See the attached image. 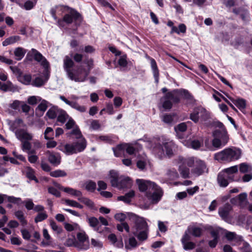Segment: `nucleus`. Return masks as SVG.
Here are the masks:
<instances>
[{
	"instance_id": "obj_37",
	"label": "nucleus",
	"mask_w": 252,
	"mask_h": 252,
	"mask_svg": "<svg viewBox=\"0 0 252 252\" xmlns=\"http://www.w3.org/2000/svg\"><path fill=\"white\" fill-rule=\"evenodd\" d=\"M85 189L90 192H94L96 189V183L92 181L89 180L86 181L84 185Z\"/></svg>"
},
{
	"instance_id": "obj_44",
	"label": "nucleus",
	"mask_w": 252,
	"mask_h": 252,
	"mask_svg": "<svg viewBox=\"0 0 252 252\" xmlns=\"http://www.w3.org/2000/svg\"><path fill=\"white\" fill-rule=\"evenodd\" d=\"M214 138L212 140V143L214 147L217 149H220L221 147L225 146L226 144H223L222 141L220 139L217 138L215 136H213Z\"/></svg>"
},
{
	"instance_id": "obj_32",
	"label": "nucleus",
	"mask_w": 252,
	"mask_h": 252,
	"mask_svg": "<svg viewBox=\"0 0 252 252\" xmlns=\"http://www.w3.org/2000/svg\"><path fill=\"white\" fill-rule=\"evenodd\" d=\"M121 148L123 149L124 151L125 150L126 152L129 155H132L135 152V148L128 144H123L118 145V149L120 150Z\"/></svg>"
},
{
	"instance_id": "obj_50",
	"label": "nucleus",
	"mask_w": 252,
	"mask_h": 252,
	"mask_svg": "<svg viewBox=\"0 0 252 252\" xmlns=\"http://www.w3.org/2000/svg\"><path fill=\"white\" fill-rule=\"evenodd\" d=\"M191 234L196 237H199L201 235L202 229L198 227L193 226L191 228Z\"/></svg>"
},
{
	"instance_id": "obj_28",
	"label": "nucleus",
	"mask_w": 252,
	"mask_h": 252,
	"mask_svg": "<svg viewBox=\"0 0 252 252\" xmlns=\"http://www.w3.org/2000/svg\"><path fill=\"white\" fill-rule=\"evenodd\" d=\"M26 52L27 50L22 47L16 48L14 51L15 59L17 61L21 60L24 57Z\"/></svg>"
},
{
	"instance_id": "obj_30",
	"label": "nucleus",
	"mask_w": 252,
	"mask_h": 252,
	"mask_svg": "<svg viewBox=\"0 0 252 252\" xmlns=\"http://www.w3.org/2000/svg\"><path fill=\"white\" fill-rule=\"evenodd\" d=\"M237 197L238 199L239 206L240 208H243L248 204L247 194L246 192L240 193Z\"/></svg>"
},
{
	"instance_id": "obj_51",
	"label": "nucleus",
	"mask_w": 252,
	"mask_h": 252,
	"mask_svg": "<svg viewBox=\"0 0 252 252\" xmlns=\"http://www.w3.org/2000/svg\"><path fill=\"white\" fill-rule=\"evenodd\" d=\"M101 127V125L98 120H91L90 128L93 130H96L99 129Z\"/></svg>"
},
{
	"instance_id": "obj_38",
	"label": "nucleus",
	"mask_w": 252,
	"mask_h": 252,
	"mask_svg": "<svg viewBox=\"0 0 252 252\" xmlns=\"http://www.w3.org/2000/svg\"><path fill=\"white\" fill-rule=\"evenodd\" d=\"M179 172L182 176V177L184 178H189V168L185 166L184 165L182 164L180 165L179 167Z\"/></svg>"
},
{
	"instance_id": "obj_27",
	"label": "nucleus",
	"mask_w": 252,
	"mask_h": 252,
	"mask_svg": "<svg viewBox=\"0 0 252 252\" xmlns=\"http://www.w3.org/2000/svg\"><path fill=\"white\" fill-rule=\"evenodd\" d=\"M87 221L89 225L91 227L93 228L94 230L97 232H100L99 231V227H98V225H99V221L96 218L94 217L88 218Z\"/></svg>"
},
{
	"instance_id": "obj_8",
	"label": "nucleus",
	"mask_w": 252,
	"mask_h": 252,
	"mask_svg": "<svg viewBox=\"0 0 252 252\" xmlns=\"http://www.w3.org/2000/svg\"><path fill=\"white\" fill-rule=\"evenodd\" d=\"M189 119L194 123H197L200 120L206 123L211 119L210 113L201 106L195 107L189 114Z\"/></svg>"
},
{
	"instance_id": "obj_20",
	"label": "nucleus",
	"mask_w": 252,
	"mask_h": 252,
	"mask_svg": "<svg viewBox=\"0 0 252 252\" xmlns=\"http://www.w3.org/2000/svg\"><path fill=\"white\" fill-rule=\"evenodd\" d=\"M148 59L150 60L151 62V66L155 82L158 84L159 82V74L157 64L155 59L151 58L150 57H148Z\"/></svg>"
},
{
	"instance_id": "obj_24",
	"label": "nucleus",
	"mask_w": 252,
	"mask_h": 252,
	"mask_svg": "<svg viewBox=\"0 0 252 252\" xmlns=\"http://www.w3.org/2000/svg\"><path fill=\"white\" fill-rule=\"evenodd\" d=\"M187 126L186 123H182L178 124L177 126H175L174 129L176 133V135L179 138L183 139L184 136H183L182 132H184L187 130Z\"/></svg>"
},
{
	"instance_id": "obj_15",
	"label": "nucleus",
	"mask_w": 252,
	"mask_h": 252,
	"mask_svg": "<svg viewBox=\"0 0 252 252\" xmlns=\"http://www.w3.org/2000/svg\"><path fill=\"white\" fill-rule=\"evenodd\" d=\"M213 136L220 139L223 144H226L229 140V137L226 129H216L213 132Z\"/></svg>"
},
{
	"instance_id": "obj_45",
	"label": "nucleus",
	"mask_w": 252,
	"mask_h": 252,
	"mask_svg": "<svg viewBox=\"0 0 252 252\" xmlns=\"http://www.w3.org/2000/svg\"><path fill=\"white\" fill-rule=\"evenodd\" d=\"M54 132L53 128L50 127H47L44 133V138L47 140L52 139L54 138Z\"/></svg>"
},
{
	"instance_id": "obj_42",
	"label": "nucleus",
	"mask_w": 252,
	"mask_h": 252,
	"mask_svg": "<svg viewBox=\"0 0 252 252\" xmlns=\"http://www.w3.org/2000/svg\"><path fill=\"white\" fill-rule=\"evenodd\" d=\"M240 171L242 173H251L252 171V167L251 165L246 163H242L240 164Z\"/></svg>"
},
{
	"instance_id": "obj_49",
	"label": "nucleus",
	"mask_w": 252,
	"mask_h": 252,
	"mask_svg": "<svg viewBox=\"0 0 252 252\" xmlns=\"http://www.w3.org/2000/svg\"><path fill=\"white\" fill-rule=\"evenodd\" d=\"M32 80V76L29 74H25L20 78V81L23 84L28 85H30Z\"/></svg>"
},
{
	"instance_id": "obj_29",
	"label": "nucleus",
	"mask_w": 252,
	"mask_h": 252,
	"mask_svg": "<svg viewBox=\"0 0 252 252\" xmlns=\"http://www.w3.org/2000/svg\"><path fill=\"white\" fill-rule=\"evenodd\" d=\"M134 191L130 190L126 193L125 195L119 196L118 200L123 201L126 203H129L130 202L131 198L134 196Z\"/></svg>"
},
{
	"instance_id": "obj_57",
	"label": "nucleus",
	"mask_w": 252,
	"mask_h": 252,
	"mask_svg": "<svg viewBox=\"0 0 252 252\" xmlns=\"http://www.w3.org/2000/svg\"><path fill=\"white\" fill-rule=\"evenodd\" d=\"M183 248L186 251L192 250L195 247V244L192 242H188L182 244Z\"/></svg>"
},
{
	"instance_id": "obj_10",
	"label": "nucleus",
	"mask_w": 252,
	"mask_h": 252,
	"mask_svg": "<svg viewBox=\"0 0 252 252\" xmlns=\"http://www.w3.org/2000/svg\"><path fill=\"white\" fill-rule=\"evenodd\" d=\"M208 169L205 163L201 160H196L195 166L191 170V174L195 177L199 176L205 173H208Z\"/></svg>"
},
{
	"instance_id": "obj_36",
	"label": "nucleus",
	"mask_w": 252,
	"mask_h": 252,
	"mask_svg": "<svg viewBox=\"0 0 252 252\" xmlns=\"http://www.w3.org/2000/svg\"><path fill=\"white\" fill-rule=\"evenodd\" d=\"M15 217L19 220L22 226H26L27 223V220L25 219L24 214L23 211L21 210L17 211L14 213Z\"/></svg>"
},
{
	"instance_id": "obj_25",
	"label": "nucleus",
	"mask_w": 252,
	"mask_h": 252,
	"mask_svg": "<svg viewBox=\"0 0 252 252\" xmlns=\"http://www.w3.org/2000/svg\"><path fill=\"white\" fill-rule=\"evenodd\" d=\"M60 189L63 190L65 192L67 193L72 196L78 197V198L81 197V196H82V193L81 191L74 189L73 188L69 187L64 188L63 187H61L60 188Z\"/></svg>"
},
{
	"instance_id": "obj_62",
	"label": "nucleus",
	"mask_w": 252,
	"mask_h": 252,
	"mask_svg": "<svg viewBox=\"0 0 252 252\" xmlns=\"http://www.w3.org/2000/svg\"><path fill=\"white\" fill-rule=\"evenodd\" d=\"M36 3V1L33 2L31 0H28L24 4V8L27 10H31L35 6Z\"/></svg>"
},
{
	"instance_id": "obj_11",
	"label": "nucleus",
	"mask_w": 252,
	"mask_h": 252,
	"mask_svg": "<svg viewBox=\"0 0 252 252\" xmlns=\"http://www.w3.org/2000/svg\"><path fill=\"white\" fill-rule=\"evenodd\" d=\"M63 19L67 24H71L74 21L76 25H79L82 21L81 14L74 10L70 13L65 14Z\"/></svg>"
},
{
	"instance_id": "obj_58",
	"label": "nucleus",
	"mask_w": 252,
	"mask_h": 252,
	"mask_svg": "<svg viewBox=\"0 0 252 252\" xmlns=\"http://www.w3.org/2000/svg\"><path fill=\"white\" fill-rule=\"evenodd\" d=\"M27 177L31 180H34L35 181L36 183L38 182V179L36 178V177L34 175V172L33 169L32 168H30L27 172Z\"/></svg>"
},
{
	"instance_id": "obj_5",
	"label": "nucleus",
	"mask_w": 252,
	"mask_h": 252,
	"mask_svg": "<svg viewBox=\"0 0 252 252\" xmlns=\"http://www.w3.org/2000/svg\"><path fill=\"white\" fill-rule=\"evenodd\" d=\"M163 147L159 142V140L157 139L152 143L151 148L153 153L159 159L162 158L167 156L171 157L173 155V148L174 144L172 142H166L163 143Z\"/></svg>"
},
{
	"instance_id": "obj_23",
	"label": "nucleus",
	"mask_w": 252,
	"mask_h": 252,
	"mask_svg": "<svg viewBox=\"0 0 252 252\" xmlns=\"http://www.w3.org/2000/svg\"><path fill=\"white\" fill-rule=\"evenodd\" d=\"M232 12L236 15H240L243 21H246L247 17L249 15L248 10L243 7L234 8L233 9Z\"/></svg>"
},
{
	"instance_id": "obj_52",
	"label": "nucleus",
	"mask_w": 252,
	"mask_h": 252,
	"mask_svg": "<svg viewBox=\"0 0 252 252\" xmlns=\"http://www.w3.org/2000/svg\"><path fill=\"white\" fill-rule=\"evenodd\" d=\"M6 198L8 202L16 204H20L22 203V201L21 198L20 197H15L13 196H8L7 195Z\"/></svg>"
},
{
	"instance_id": "obj_61",
	"label": "nucleus",
	"mask_w": 252,
	"mask_h": 252,
	"mask_svg": "<svg viewBox=\"0 0 252 252\" xmlns=\"http://www.w3.org/2000/svg\"><path fill=\"white\" fill-rule=\"evenodd\" d=\"M22 237L24 239L29 240L31 237L30 232L26 229H22L21 230Z\"/></svg>"
},
{
	"instance_id": "obj_54",
	"label": "nucleus",
	"mask_w": 252,
	"mask_h": 252,
	"mask_svg": "<svg viewBox=\"0 0 252 252\" xmlns=\"http://www.w3.org/2000/svg\"><path fill=\"white\" fill-rule=\"evenodd\" d=\"M41 100V98L39 96H31L28 98V103L30 105H35Z\"/></svg>"
},
{
	"instance_id": "obj_53",
	"label": "nucleus",
	"mask_w": 252,
	"mask_h": 252,
	"mask_svg": "<svg viewBox=\"0 0 252 252\" xmlns=\"http://www.w3.org/2000/svg\"><path fill=\"white\" fill-rule=\"evenodd\" d=\"M137 246V242L136 239L133 237H130L128 239V245L126 246V248L127 249H131L136 248Z\"/></svg>"
},
{
	"instance_id": "obj_18",
	"label": "nucleus",
	"mask_w": 252,
	"mask_h": 252,
	"mask_svg": "<svg viewBox=\"0 0 252 252\" xmlns=\"http://www.w3.org/2000/svg\"><path fill=\"white\" fill-rule=\"evenodd\" d=\"M47 155L48 156V161L52 164L54 166H57L60 164L61 157L59 153L48 151Z\"/></svg>"
},
{
	"instance_id": "obj_4",
	"label": "nucleus",
	"mask_w": 252,
	"mask_h": 252,
	"mask_svg": "<svg viewBox=\"0 0 252 252\" xmlns=\"http://www.w3.org/2000/svg\"><path fill=\"white\" fill-rule=\"evenodd\" d=\"M128 217L134 223L132 227L133 234L139 241L146 240L149 233V226L146 219L132 213H128Z\"/></svg>"
},
{
	"instance_id": "obj_48",
	"label": "nucleus",
	"mask_w": 252,
	"mask_h": 252,
	"mask_svg": "<svg viewBox=\"0 0 252 252\" xmlns=\"http://www.w3.org/2000/svg\"><path fill=\"white\" fill-rule=\"evenodd\" d=\"M96 140L109 144H111L113 142L112 137L110 135H100L96 138Z\"/></svg>"
},
{
	"instance_id": "obj_22",
	"label": "nucleus",
	"mask_w": 252,
	"mask_h": 252,
	"mask_svg": "<svg viewBox=\"0 0 252 252\" xmlns=\"http://www.w3.org/2000/svg\"><path fill=\"white\" fill-rule=\"evenodd\" d=\"M76 154L83 151L87 146V141L85 138H82L77 142L73 143Z\"/></svg>"
},
{
	"instance_id": "obj_40",
	"label": "nucleus",
	"mask_w": 252,
	"mask_h": 252,
	"mask_svg": "<svg viewBox=\"0 0 252 252\" xmlns=\"http://www.w3.org/2000/svg\"><path fill=\"white\" fill-rule=\"evenodd\" d=\"M78 200L90 208H93L94 206V202L88 198L81 196V197L78 198Z\"/></svg>"
},
{
	"instance_id": "obj_35",
	"label": "nucleus",
	"mask_w": 252,
	"mask_h": 252,
	"mask_svg": "<svg viewBox=\"0 0 252 252\" xmlns=\"http://www.w3.org/2000/svg\"><path fill=\"white\" fill-rule=\"evenodd\" d=\"M20 39L21 37L18 35L12 36L5 39L2 44L3 46H6L8 45L14 44Z\"/></svg>"
},
{
	"instance_id": "obj_33",
	"label": "nucleus",
	"mask_w": 252,
	"mask_h": 252,
	"mask_svg": "<svg viewBox=\"0 0 252 252\" xmlns=\"http://www.w3.org/2000/svg\"><path fill=\"white\" fill-rule=\"evenodd\" d=\"M238 171L237 166H233L230 167L225 168L222 171V172H224L230 177V180L233 181V174Z\"/></svg>"
},
{
	"instance_id": "obj_12",
	"label": "nucleus",
	"mask_w": 252,
	"mask_h": 252,
	"mask_svg": "<svg viewBox=\"0 0 252 252\" xmlns=\"http://www.w3.org/2000/svg\"><path fill=\"white\" fill-rule=\"evenodd\" d=\"M232 210V206L229 203H226L222 207L219 208L218 213L222 220L226 222H229L231 220L230 214Z\"/></svg>"
},
{
	"instance_id": "obj_26",
	"label": "nucleus",
	"mask_w": 252,
	"mask_h": 252,
	"mask_svg": "<svg viewBox=\"0 0 252 252\" xmlns=\"http://www.w3.org/2000/svg\"><path fill=\"white\" fill-rule=\"evenodd\" d=\"M60 110L58 106H53L48 110L46 115L49 119H54L57 117Z\"/></svg>"
},
{
	"instance_id": "obj_21",
	"label": "nucleus",
	"mask_w": 252,
	"mask_h": 252,
	"mask_svg": "<svg viewBox=\"0 0 252 252\" xmlns=\"http://www.w3.org/2000/svg\"><path fill=\"white\" fill-rule=\"evenodd\" d=\"M59 149L60 150L62 151L67 155H71L74 154H76V152L73 143L66 144L63 146L60 147Z\"/></svg>"
},
{
	"instance_id": "obj_16",
	"label": "nucleus",
	"mask_w": 252,
	"mask_h": 252,
	"mask_svg": "<svg viewBox=\"0 0 252 252\" xmlns=\"http://www.w3.org/2000/svg\"><path fill=\"white\" fill-rule=\"evenodd\" d=\"M43 74L45 77L44 79L41 77H36L32 82V85L37 87H39L43 85L49 78L50 74L49 69H48L47 72L45 71V69H44Z\"/></svg>"
},
{
	"instance_id": "obj_47",
	"label": "nucleus",
	"mask_w": 252,
	"mask_h": 252,
	"mask_svg": "<svg viewBox=\"0 0 252 252\" xmlns=\"http://www.w3.org/2000/svg\"><path fill=\"white\" fill-rule=\"evenodd\" d=\"M48 217V215H47L46 212H42L39 213L36 217L34 219V221L36 223L38 222H40L45 219H46Z\"/></svg>"
},
{
	"instance_id": "obj_55",
	"label": "nucleus",
	"mask_w": 252,
	"mask_h": 252,
	"mask_svg": "<svg viewBox=\"0 0 252 252\" xmlns=\"http://www.w3.org/2000/svg\"><path fill=\"white\" fill-rule=\"evenodd\" d=\"M22 203L25 204V207L28 210H33L34 206V203L31 199H28L24 201H22Z\"/></svg>"
},
{
	"instance_id": "obj_1",
	"label": "nucleus",
	"mask_w": 252,
	"mask_h": 252,
	"mask_svg": "<svg viewBox=\"0 0 252 252\" xmlns=\"http://www.w3.org/2000/svg\"><path fill=\"white\" fill-rule=\"evenodd\" d=\"M74 65L73 60L68 56H66L63 59V66L68 77L75 82L85 81L90 74L89 70H87L82 65L78 66L76 69H73Z\"/></svg>"
},
{
	"instance_id": "obj_34",
	"label": "nucleus",
	"mask_w": 252,
	"mask_h": 252,
	"mask_svg": "<svg viewBox=\"0 0 252 252\" xmlns=\"http://www.w3.org/2000/svg\"><path fill=\"white\" fill-rule=\"evenodd\" d=\"M229 99L239 109H244L246 108V102L245 99L243 98L234 99L231 97H229Z\"/></svg>"
},
{
	"instance_id": "obj_14",
	"label": "nucleus",
	"mask_w": 252,
	"mask_h": 252,
	"mask_svg": "<svg viewBox=\"0 0 252 252\" xmlns=\"http://www.w3.org/2000/svg\"><path fill=\"white\" fill-rule=\"evenodd\" d=\"M60 98L66 104L80 112L83 113L86 111L87 108L85 106L80 105L76 101H69L63 95H60Z\"/></svg>"
},
{
	"instance_id": "obj_41",
	"label": "nucleus",
	"mask_w": 252,
	"mask_h": 252,
	"mask_svg": "<svg viewBox=\"0 0 252 252\" xmlns=\"http://www.w3.org/2000/svg\"><path fill=\"white\" fill-rule=\"evenodd\" d=\"M50 175L53 177L58 178L61 177H65L67 175V174L64 171L58 169L50 172Z\"/></svg>"
},
{
	"instance_id": "obj_3",
	"label": "nucleus",
	"mask_w": 252,
	"mask_h": 252,
	"mask_svg": "<svg viewBox=\"0 0 252 252\" xmlns=\"http://www.w3.org/2000/svg\"><path fill=\"white\" fill-rule=\"evenodd\" d=\"M136 183L140 191H146V196L153 204L157 203L161 199L163 192L154 182L143 179H137Z\"/></svg>"
},
{
	"instance_id": "obj_46",
	"label": "nucleus",
	"mask_w": 252,
	"mask_h": 252,
	"mask_svg": "<svg viewBox=\"0 0 252 252\" xmlns=\"http://www.w3.org/2000/svg\"><path fill=\"white\" fill-rule=\"evenodd\" d=\"M68 134V135H74L75 136V138L78 140L81 139L82 138H85L83 136L80 130L78 127L72 129V131Z\"/></svg>"
},
{
	"instance_id": "obj_59",
	"label": "nucleus",
	"mask_w": 252,
	"mask_h": 252,
	"mask_svg": "<svg viewBox=\"0 0 252 252\" xmlns=\"http://www.w3.org/2000/svg\"><path fill=\"white\" fill-rule=\"evenodd\" d=\"M118 64L122 67H125L127 65V62L126 61V56L123 55L121 56L118 60Z\"/></svg>"
},
{
	"instance_id": "obj_56",
	"label": "nucleus",
	"mask_w": 252,
	"mask_h": 252,
	"mask_svg": "<svg viewBox=\"0 0 252 252\" xmlns=\"http://www.w3.org/2000/svg\"><path fill=\"white\" fill-rule=\"evenodd\" d=\"M118 230L120 231H123L125 229L127 232L129 231V227L128 224L126 222H123L121 224H118L117 225Z\"/></svg>"
},
{
	"instance_id": "obj_13",
	"label": "nucleus",
	"mask_w": 252,
	"mask_h": 252,
	"mask_svg": "<svg viewBox=\"0 0 252 252\" xmlns=\"http://www.w3.org/2000/svg\"><path fill=\"white\" fill-rule=\"evenodd\" d=\"M78 243L77 247L81 250H87L89 248L90 243L88 236L85 232H79L77 234Z\"/></svg>"
},
{
	"instance_id": "obj_31",
	"label": "nucleus",
	"mask_w": 252,
	"mask_h": 252,
	"mask_svg": "<svg viewBox=\"0 0 252 252\" xmlns=\"http://www.w3.org/2000/svg\"><path fill=\"white\" fill-rule=\"evenodd\" d=\"M178 160L179 163L184 165H187L189 167H192L194 164L195 165V161L193 158H185L183 157H179Z\"/></svg>"
},
{
	"instance_id": "obj_17",
	"label": "nucleus",
	"mask_w": 252,
	"mask_h": 252,
	"mask_svg": "<svg viewBox=\"0 0 252 252\" xmlns=\"http://www.w3.org/2000/svg\"><path fill=\"white\" fill-rule=\"evenodd\" d=\"M14 132L16 137L20 140H31L32 138V135L24 129H17L14 130Z\"/></svg>"
},
{
	"instance_id": "obj_19",
	"label": "nucleus",
	"mask_w": 252,
	"mask_h": 252,
	"mask_svg": "<svg viewBox=\"0 0 252 252\" xmlns=\"http://www.w3.org/2000/svg\"><path fill=\"white\" fill-rule=\"evenodd\" d=\"M228 176L225 173L222 172L218 174L217 181L220 187L224 188L228 186V180H230V177Z\"/></svg>"
},
{
	"instance_id": "obj_7",
	"label": "nucleus",
	"mask_w": 252,
	"mask_h": 252,
	"mask_svg": "<svg viewBox=\"0 0 252 252\" xmlns=\"http://www.w3.org/2000/svg\"><path fill=\"white\" fill-rule=\"evenodd\" d=\"M110 183L113 187L120 189L129 188L132 185V181L128 177L119 176L118 173L114 170L109 172Z\"/></svg>"
},
{
	"instance_id": "obj_60",
	"label": "nucleus",
	"mask_w": 252,
	"mask_h": 252,
	"mask_svg": "<svg viewBox=\"0 0 252 252\" xmlns=\"http://www.w3.org/2000/svg\"><path fill=\"white\" fill-rule=\"evenodd\" d=\"M23 123V121L22 119H16L11 125V128L12 129V131H14V130L17 129V128L18 126L22 125Z\"/></svg>"
},
{
	"instance_id": "obj_2",
	"label": "nucleus",
	"mask_w": 252,
	"mask_h": 252,
	"mask_svg": "<svg viewBox=\"0 0 252 252\" xmlns=\"http://www.w3.org/2000/svg\"><path fill=\"white\" fill-rule=\"evenodd\" d=\"M185 99L191 100L192 95L188 90L185 89H174L171 91L167 92L160 99L162 107L165 110H170L173 106V103L178 104L180 102L181 97Z\"/></svg>"
},
{
	"instance_id": "obj_63",
	"label": "nucleus",
	"mask_w": 252,
	"mask_h": 252,
	"mask_svg": "<svg viewBox=\"0 0 252 252\" xmlns=\"http://www.w3.org/2000/svg\"><path fill=\"white\" fill-rule=\"evenodd\" d=\"M48 192L57 197H59L61 196L60 192L57 189L52 187L48 188Z\"/></svg>"
},
{
	"instance_id": "obj_9",
	"label": "nucleus",
	"mask_w": 252,
	"mask_h": 252,
	"mask_svg": "<svg viewBox=\"0 0 252 252\" xmlns=\"http://www.w3.org/2000/svg\"><path fill=\"white\" fill-rule=\"evenodd\" d=\"M30 55L33 56L34 59L36 61L40 63L41 65L43 66L44 69H45L46 72L48 69H50L49 63L37 50L33 48L32 49V50L28 53L27 56H29Z\"/></svg>"
},
{
	"instance_id": "obj_39",
	"label": "nucleus",
	"mask_w": 252,
	"mask_h": 252,
	"mask_svg": "<svg viewBox=\"0 0 252 252\" xmlns=\"http://www.w3.org/2000/svg\"><path fill=\"white\" fill-rule=\"evenodd\" d=\"M57 117L58 122L63 124L68 118V115L64 110L61 109Z\"/></svg>"
},
{
	"instance_id": "obj_64",
	"label": "nucleus",
	"mask_w": 252,
	"mask_h": 252,
	"mask_svg": "<svg viewBox=\"0 0 252 252\" xmlns=\"http://www.w3.org/2000/svg\"><path fill=\"white\" fill-rule=\"evenodd\" d=\"M50 225L52 229L56 231L58 233H61L62 232L63 230L62 228L60 227H59L55 222L52 221L50 223Z\"/></svg>"
},
{
	"instance_id": "obj_6",
	"label": "nucleus",
	"mask_w": 252,
	"mask_h": 252,
	"mask_svg": "<svg viewBox=\"0 0 252 252\" xmlns=\"http://www.w3.org/2000/svg\"><path fill=\"white\" fill-rule=\"evenodd\" d=\"M241 150L235 147L226 148L222 151L215 155V159L218 160H222L230 162L237 160L241 156Z\"/></svg>"
},
{
	"instance_id": "obj_43",
	"label": "nucleus",
	"mask_w": 252,
	"mask_h": 252,
	"mask_svg": "<svg viewBox=\"0 0 252 252\" xmlns=\"http://www.w3.org/2000/svg\"><path fill=\"white\" fill-rule=\"evenodd\" d=\"M49 104V103L47 101L44 99L42 100L41 103L38 105L37 107L36 108V111H40L43 114V112H44L46 110L48 107V105Z\"/></svg>"
}]
</instances>
